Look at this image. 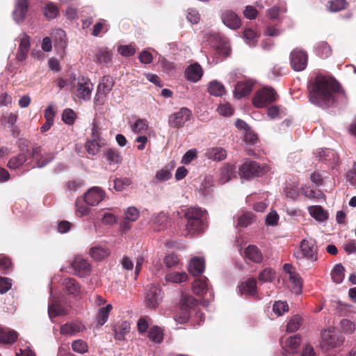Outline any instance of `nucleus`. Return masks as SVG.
<instances>
[{"label":"nucleus","mask_w":356,"mask_h":356,"mask_svg":"<svg viewBox=\"0 0 356 356\" xmlns=\"http://www.w3.org/2000/svg\"><path fill=\"white\" fill-rule=\"evenodd\" d=\"M40 149L39 147H35L33 148L31 154L33 159L36 161L35 167L42 168L46 165L49 161L53 159L52 156H49L48 158H42L38 159V156L40 154Z\"/></svg>","instance_id":"46"},{"label":"nucleus","mask_w":356,"mask_h":356,"mask_svg":"<svg viewBox=\"0 0 356 356\" xmlns=\"http://www.w3.org/2000/svg\"><path fill=\"white\" fill-rule=\"evenodd\" d=\"M277 97L278 95L273 88L263 87L255 92L252 103L256 107L262 108L275 102Z\"/></svg>","instance_id":"6"},{"label":"nucleus","mask_w":356,"mask_h":356,"mask_svg":"<svg viewBox=\"0 0 356 356\" xmlns=\"http://www.w3.org/2000/svg\"><path fill=\"white\" fill-rule=\"evenodd\" d=\"M300 190L302 194L309 199H321L324 197V194L321 191L309 189L306 185L302 186Z\"/></svg>","instance_id":"47"},{"label":"nucleus","mask_w":356,"mask_h":356,"mask_svg":"<svg viewBox=\"0 0 356 356\" xmlns=\"http://www.w3.org/2000/svg\"><path fill=\"white\" fill-rule=\"evenodd\" d=\"M92 90L93 84L88 78L84 76L79 77L76 92L77 97L84 101H88L90 99Z\"/></svg>","instance_id":"11"},{"label":"nucleus","mask_w":356,"mask_h":356,"mask_svg":"<svg viewBox=\"0 0 356 356\" xmlns=\"http://www.w3.org/2000/svg\"><path fill=\"white\" fill-rule=\"evenodd\" d=\"M301 321L302 319L299 316H293L287 323L286 331L293 332L298 330L300 326Z\"/></svg>","instance_id":"58"},{"label":"nucleus","mask_w":356,"mask_h":356,"mask_svg":"<svg viewBox=\"0 0 356 356\" xmlns=\"http://www.w3.org/2000/svg\"><path fill=\"white\" fill-rule=\"evenodd\" d=\"M115 81L113 77L109 75L104 76L97 86V90L100 94L107 95L112 90Z\"/></svg>","instance_id":"25"},{"label":"nucleus","mask_w":356,"mask_h":356,"mask_svg":"<svg viewBox=\"0 0 356 356\" xmlns=\"http://www.w3.org/2000/svg\"><path fill=\"white\" fill-rule=\"evenodd\" d=\"M343 337L334 327H330L321 332V347L327 351L330 348L341 346L343 342Z\"/></svg>","instance_id":"3"},{"label":"nucleus","mask_w":356,"mask_h":356,"mask_svg":"<svg viewBox=\"0 0 356 356\" xmlns=\"http://www.w3.org/2000/svg\"><path fill=\"white\" fill-rule=\"evenodd\" d=\"M76 118V113L71 108H65L63 112L62 120L66 124H74Z\"/></svg>","instance_id":"60"},{"label":"nucleus","mask_w":356,"mask_h":356,"mask_svg":"<svg viewBox=\"0 0 356 356\" xmlns=\"http://www.w3.org/2000/svg\"><path fill=\"white\" fill-rule=\"evenodd\" d=\"M196 300L190 295L183 296L181 301L180 306L183 310L182 321H186L189 317L188 309L193 307L196 305Z\"/></svg>","instance_id":"20"},{"label":"nucleus","mask_w":356,"mask_h":356,"mask_svg":"<svg viewBox=\"0 0 356 356\" xmlns=\"http://www.w3.org/2000/svg\"><path fill=\"white\" fill-rule=\"evenodd\" d=\"M131 183L129 178H118L114 180V188L117 191H122L124 186H129Z\"/></svg>","instance_id":"64"},{"label":"nucleus","mask_w":356,"mask_h":356,"mask_svg":"<svg viewBox=\"0 0 356 356\" xmlns=\"http://www.w3.org/2000/svg\"><path fill=\"white\" fill-rule=\"evenodd\" d=\"M284 193L288 198L296 200L300 196L299 184L298 182L288 184L284 188Z\"/></svg>","instance_id":"40"},{"label":"nucleus","mask_w":356,"mask_h":356,"mask_svg":"<svg viewBox=\"0 0 356 356\" xmlns=\"http://www.w3.org/2000/svg\"><path fill=\"white\" fill-rule=\"evenodd\" d=\"M151 222L154 229L159 231L168 225V217L163 212L154 213L151 217Z\"/></svg>","instance_id":"27"},{"label":"nucleus","mask_w":356,"mask_h":356,"mask_svg":"<svg viewBox=\"0 0 356 356\" xmlns=\"http://www.w3.org/2000/svg\"><path fill=\"white\" fill-rule=\"evenodd\" d=\"M165 278L167 282L180 284L188 280V275L185 272H170L165 275Z\"/></svg>","instance_id":"34"},{"label":"nucleus","mask_w":356,"mask_h":356,"mask_svg":"<svg viewBox=\"0 0 356 356\" xmlns=\"http://www.w3.org/2000/svg\"><path fill=\"white\" fill-rule=\"evenodd\" d=\"M254 82L251 80H245L238 82L234 90V96L236 99H241L249 95L252 91Z\"/></svg>","instance_id":"16"},{"label":"nucleus","mask_w":356,"mask_h":356,"mask_svg":"<svg viewBox=\"0 0 356 356\" xmlns=\"http://www.w3.org/2000/svg\"><path fill=\"white\" fill-rule=\"evenodd\" d=\"M148 129V122L146 120L138 119L132 125V131L136 134L143 133Z\"/></svg>","instance_id":"56"},{"label":"nucleus","mask_w":356,"mask_h":356,"mask_svg":"<svg viewBox=\"0 0 356 356\" xmlns=\"http://www.w3.org/2000/svg\"><path fill=\"white\" fill-rule=\"evenodd\" d=\"M99 63L107 64L111 60L112 53L107 49H100L96 56Z\"/></svg>","instance_id":"54"},{"label":"nucleus","mask_w":356,"mask_h":356,"mask_svg":"<svg viewBox=\"0 0 356 356\" xmlns=\"http://www.w3.org/2000/svg\"><path fill=\"white\" fill-rule=\"evenodd\" d=\"M339 93L340 86L334 79L318 75L309 88V101L322 108L331 107L336 102Z\"/></svg>","instance_id":"1"},{"label":"nucleus","mask_w":356,"mask_h":356,"mask_svg":"<svg viewBox=\"0 0 356 356\" xmlns=\"http://www.w3.org/2000/svg\"><path fill=\"white\" fill-rule=\"evenodd\" d=\"M282 356H295L300 344V337L293 335L288 337L284 341H281Z\"/></svg>","instance_id":"14"},{"label":"nucleus","mask_w":356,"mask_h":356,"mask_svg":"<svg viewBox=\"0 0 356 356\" xmlns=\"http://www.w3.org/2000/svg\"><path fill=\"white\" fill-rule=\"evenodd\" d=\"M238 287L241 295H254L257 293V281L250 278L241 282Z\"/></svg>","instance_id":"21"},{"label":"nucleus","mask_w":356,"mask_h":356,"mask_svg":"<svg viewBox=\"0 0 356 356\" xmlns=\"http://www.w3.org/2000/svg\"><path fill=\"white\" fill-rule=\"evenodd\" d=\"M193 291L197 295H204L209 291L208 280L205 277L197 278L193 284Z\"/></svg>","instance_id":"29"},{"label":"nucleus","mask_w":356,"mask_h":356,"mask_svg":"<svg viewBox=\"0 0 356 356\" xmlns=\"http://www.w3.org/2000/svg\"><path fill=\"white\" fill-rule=\"evenodd\" d=\"M64 309L57 303L49 304L48 307V314L50 318L53 317L65 314Z\"/></svg>","instance_id":"59"},{"label":"nucleus","mask_w":356,"mask_h":356,"mask_svg":"<svg viewBox=\"0 0 356 356\" xmlns=\"http://www.w3.org/2000/svg\"><path fill=\"white\" fill-rule=\"evenodd\" d=\"M234 175V169L233 166L229 165L221 170L220 181L222 184L229 181Z\"/></svg>","instance_id":"51"},{"label":"nucleus","mask_w":356,"mask_h":356,"mask_svg":"<svg viewBox=\"0 0 356 356\" xmlns=\"http://www.w3.org/2000/svg\"><path fill=\"white\" fill-rule=\"evenodd\" d=\"M148 337L150 341L156 343H161L163 339V334L161 329L158 326L151 327Z\"/></svg>","instance_id":"44"},{"label":"nucleus","mask_w":356,"mask_h":356,"mask_svg":"<svg viewBox=\"0 0 356 356\" xmlns=\"http://www.w3.org/2000/svg\"><path fill=\"white\" fill-rule=\"evenodd\" d=\"M106 161L110 165L120 163L122 161V156L118 150L115 149H108L105 152Z\"/></svg>","instance_id":"37"},{"label":"nucleus","mask_w":356,"mask_h":356,"mask_svg":"<svg viewBox=\"0 0 356 356\" xmlns=\"http://www.w3.org/2000/svg\"><path fill=\"white\" fill-rule=\"evenodd\" d=\"M315 51L318 56L326 58L332 54V49L330 45L326 42H320L316 44Z\"/></svg>","instance_id":"36"},{"label":"nucleus","mask_w":356,"mask_h":356,"mask_svg":"<svg viewBox=\"0 0 356 356\" xmlns=\"http://www.w3.org/2000/svg\"><path fill=\"white\" fill-rule=\"evenodd\" d=\"M63 284L69 293L76 295L79 293V286L74 279L70 277L65 278L63 279Z\"/></svg>","instance_id":"42"},{"label":"nucleus","mask_w":356,"mask_h":356,"mask_svg":"<svg viewBox=\"0 0 356 356\" xmlns=\"http://www.w3.org/2000/svg\"><path fill=\"white\" fill-rule=\"evenodd\" d=\"M191 111L186 108H181L177 112L171 114L168 118V124L172 128H180L188 121L191 117Z\"/></svg>","instance_id":"9"},{"label":"nucleus","mask_w":356,"mask_h":356,"mask_svg":"<svg viewBox=\"0 0 356 356\" xmlns=\"http://www.w3.org/2000/svg\"><path fill=\"white\" fill-rule=\"evenodd\" d=\"M300 252L294 253L295 257L298 259H307L314 262L318 259V246L316 241L307 237L302 240L300 245Z\"/></svg>","instance_id":"4"},{"label":"nucleus","mask_w":356,"mask_h":356,"mask_svg":"<svg viewBox=\"0 0 356 356\" xmlns=\"http://www.w3.org/2000/svg\"><path fill=\"white\" fill-rule=\"evenodd\" d=\"M275 276V272L270 268H266L259 274V281L261 282H271Z\"/></svg>","instance_id":"48"},{"label":"nucleus","mask_w":356,"mask_h":356,"mask_svg":"<svg viewBox=\"0 0 356 356\" xmlns=\"http://www.w3.org/2000/svg\"><path fill=\"white\" fill-rule=\"evenodd\" d=\"M207 211L199 207H191L184 212L187 220L186 227L189 232H200L205 227Z\"/></svg>","instance_id":"2"},{"label":"nucleus","mask_w":356,"mask_h":356,"mask_svg":"<svg viewBox=\"0 0 356 356\" xmlns=\"http://www.w3.org/2000/svg\"><path fill=\"white\" fill-rule=\"evenodd\" d=\"M332 279L337 284H340L344 279V268L341 264H336L332 273Z\"/></svg>","instance_id":"43"},{"label":"nucleus","mask_w":356,"mask_h":356,"mask_svg":"<svg viewBox=\"0 0 356 356\" xmlns=\"http://www.w3.org/2000/svg\"><path fill=\"white\" fill-rule=\"evenodd\" d=\"M245 257L254 263H261L263 261V254L255 245H250L245 248Z\"/></svg>","instance_id":"28"},{"label":"nucleus","mask_w":356,"mask_h":356,"mask_svg":"<svg viewBox=\"0 0 356 356\" xmlns=\"http://www.w3.org/2000/svg\"><path fill=\"white\" fill-rule=\"evenodd\" d=\"M110 254V250L102 246L92 247L90 250V256L95 260H102L106 258Z\"/></svg>","instance_id":"33"},{"label":"nucleus","mask_w":356,"mask_h":356,"mask_svg":"<svg viewBox=\"0 0 356 356\" xmlns=\"http://www.w3.org/2000/svg\"><path fill=\"white\" fill-rule=\"evenodd\" d=\"M113 331L115 332V339L118 341L124 339L125 335L130 331V324L124 321L118 323L114 326Z\"/></svg>","instance_id":"26"},{"label":"nucleus","mask_w":356,"mask_h":356,"mask_svg":"<svg viewBox=\"0 0 356 356\" xmlns=\"http://www.w3.org/2000/svg\"><path fill=\"white\" fill-rule=\"evenodd\" d=\"M203 75L201 65L197 63L191 64L185 70V77L189 81L196 83L200 81Z\"/></svg>","instance_id":"17"},{"label":"nucleus","mask_w":356,"mask_h":356,"mask_svg":"<svg viewBox=\"0 0 356 356\" xmlns=\"http://www.w3.org/2000/svg\"><path fill=\"white\" fill-rule=\"evenodd\" d=\"M72 349L79 354H84L88 351V343L82 339H76L72 343Z\"/></svg>","instance_id":"49"},{"label":"nucleus","mask_w":356,"mask_h":356,"mask_svg":"<svg viewBox=\"0 0 356 356\" xmlns=\"http://www.w3.org/2000/svg\"><path fill=\"white\" fill-rule=\"evenodd\" d=\"M51 38L53 39L54 42L60 47H64L66 40V35L63 29H54L51 33Z\"/></svg>","instance_id":"41"},{"label":"nucleus","mask_w":356,"mask_h":356,"mask_svg":"<svg viewBox=\"0 0 356 356\" xmlns=\"http://www.w3.org/2000/svg\"><path fill=\"white\" fill-rule=\"evenodd\" d=\"M85 330L86 327L82 323L76 321L63 325L60 327V334L64 335L73 336L77 333L83 332Z\"/></svg>","instance_id":"19"},{"label":"nucleus","mask_w":356,"mask_h":356,"mask_svg":"<svg viewBox=\"0 0 356 356\" xmlns=\"http://www.w3.org/2000/svg\"><path fill=\"white\" fill-rule=\"evenodd\" d=\"M207 41L212 47L218 51L219 54L225 56L229 55V46L225 38H221L215 33H209Z\"/></svg>","instance_id":"13"},{"label":"nucleus","mask_w":356,"mask_h":356,"mask_svg":"<svg viewBox=\"0 0 356 356\" xmlns=\"http://www.w3.org/2000/svg\"><path fill=\"white\" fill-rule=\"evenodd\" d=\"M288 310L289 306L286 302L280 300L275 302L273 304V311L277 316L283 315Z\"/></svg>","instance_id":"57"},{"label":"nucleus","mask_w":356,"mask_h":356,"mask_svg":"<svg viewBox=\"0 0 356 356\" xmlns=\"http://www.w3.org/2000/svg\"><path fill=\"white\" fill-rule=\"evenodd\" d=\"M291 283L293 286V290L296 293H300L302 291V281L300 275L298 273H292L289 277Z\"/></svg>","instance_id":"50"},{"label":"nucleus","mask_w":356,"mask_h":356,"mask_svg":"<svg viewBox=\"0 0 356 356\" xmlns=\"http://www.w3.org/2000/svg\"><path fill=\"white\" fill-rule=\"evenodd\" d=\"M104 144V140L91 139L86 143V148L88 154L95 155L99 152L100 147L103 146Z\"/></svg>","instance_id":"39"},{"label":"nucleus","mask_w":356,"mask_h":356,"mask_svg":"<svg viewBox=\"0 0 356 356\" xmlns=\"http://www.w3.org/2000/svg\"><path fill=\"white\" fill-rule=\"evenodd\" d=\"M72 268L74 275L83 277L90 272V265L88 261L77 257L72 264Z\"/></svg>","instance_id":"15"},{"label":"nucleus","mask_w":356,"mask_h":356,"mask_svg":"<svg viewBox=\"0 0 356 356\" xmlns=\"http://www.w3.org/2000/svg\"><path fill=\"white\" fill-rule=\"evenodd\" d=\"M18 334L14 330H2L0 332V343L13 344L17 339Z\"/></svg>","instance_id":"32"},{"label":"nucleus","mask_w":356,"mask_h":356,"mask_svg":"<svg viewBox=\"0 0 356 356\" xmlns=\"http://www.w3.org/2000/svg\"><path fill=\"white\" fill-rule=\"evenodd\" d=\"M28 149H22V152L19 154L10 159L7 166L10 169H17L22 166L27 161V154L26 153Z\"/></svg>","instance_id":"24"},{"label":"nucleus","mask_w":356,"mask_h":356,"mask_svg":"<svg viewBox=\"0 0 356 356\" xmlns=\"http://www.w3.org/2000/svg\"><path fill=\"white\" fill-rule=\"evenodd\" d=\"M163 299V292L161 289L154 285L147 286L145 292V302L147 307L155 309Z\"/></svg>","instance_id":"8"},{"label":"nucleus","mask_w":356,"mask_h":356,"mask_svg":"<svg viewBox=\"0 0 356 356\" xmlns=\"http://www.w3.org/2000/svg\"><path fill=\"white\" fill-rule=\"evenodd\" d=\"M106 196L105 192L98 186H93L84 193L83 201L88 206H96L101 202Z\"/></svg>","instance_id":"10"},{"label":"nucleus","mask_w":356,"mask_h":356,"mask_svg":"<svg viewBox=\"0 0 356 356\" xmlns=\"http://www.w3.org/2000/svg\"><path fill=\"white\" fill-rule=\"evenodd\" d=\"M243 38L250 47H254L257 42L258 35L252 29H246L243 32Z\"/></svg>","instance_id":"52"},{"label":"nucleus","mask_w":356,"mask_h":356,"mask_svg":"<svg viewBox=\"0 0 356 356\" xmlns=\"http://www.w3.org/2000/svg\"><path fill=\"white\" fill-rule=\"evenodd\" d=\"M172 177V174L168 169L163 168L156 172L155 175V181L163 182L169 180Z\"/></svg>","instance_id":"62"},{"label":"nucleus","mask_w":356,"mask_h":356,"mask_svg":"<svg viewBox=\"0 0 356 356\" xmlns=\"http://www.w3.org/2000/svg\"><path fill=\"white\" fill-rule=\"evenodd\" d=\"M348 6L346 0H330L327 5V8L330 12L337 13L344 10Z\"/></svg>","instance_id":"35"},{"label":"nucleus","mask_w":356,"mask_h":356,"mask_svg":"<svg viewBox=\"0 0 356 356\" xmlns=\"http://www.w3.org/2000/svg\"><path fill=\"white\" fill-rule=\"evenodd\" d=\"M308 212L318 222H323L328 218V213L319 205L309 206Z\"/></svg>","instance_id":"22"},{"label":"nucleus","mask_w":356,"mask_h":356,"mask_svg":"<svg viewBox=\"0 0 356 356\" xmlns=\"http://www.w3.org/2000/svg\"><path fill=\"white\" fill-rule=\"evenodd\" d=\"M341 327L345 334H350L354 332L355 330V325L350 320L343 318L341 321Z\"/></svg>","instance_id":"61"},{"label":"nucleus","mask_w":356,"mask_h":356,"mask_svg":"<svg viewBox=\"0 0 356 356\" xmlns=\"http://www.w3.org/2000/svg\"><path fill=\"white\" fill-rule=\"evenodd\" d=\"M255 221V216L249 211H242L238 214L237 225L246 227Z\"/></svg>","instance_id":"31"},{"label":"nucleus","mask_w":356,"mask_h":356,"mask_svg":"<svg viewBox=\"0 0 356 356\" xmlns=\"http://www.w3.org/2000/svg\"><path fill=\"white\" fill-rule=\"evenodd\" d=\"M308 55L302 49H294L290 54V64L292 69L296 72L304 70L307 65Z\"/></svg>","instance_id":"7"},{"label":"nucleus","mask_w":356,"mask_h":356,"mask_svg":"<svg viewBox=\"0 0 356 356\" xmlns=\"http://www.w3.org/2000/svg\"><path fill=\"white\" fill-rule=\"evenodd\" d=\"M208 91L211 95L220 97L225 93V88L221 83L214 80L209 83Z\"/></svg>","instance_id":"38"},{"label":"nucleus","mask_w":356,"mask_h":356,"mask_svg":"<svg viewBox=\"0 0 356 356\" xmlns=\"http://www.w3.org/2000/svg\"><path fill=\"white\" fill-rule=\"evenodd\" d=\"M205 156L209 159L220 161L226 158L227 152L226 150L222 147H213L207 150Z\"/></svg>","instance_id":"30"},{"label":"nucleus","mask_w":356,"mask_h":356,"mask_svg":"<svg viewBox=\"0 0 356 356\" xmlns=\"http://www.w3.org/2000/svg\"><path fill=\"white\" fill-rule=\"evenodd\" d=\"M218 112L222 116H231L234 113V109L227 102L221 103L218 107Z\"/></svg>","instance_id":"63"},{"label":"nucleus","mask_w":356,"mask_h":356,"mask_svg":"<svg viewBox=\"0 0 356 356\" xmlns=\"http://www.w3.org/2000/svg\"><path fill=\"white\" fill-rule=\"evenodd\" d=\"M113 306L111 304L106 305L99 309L97 319L98 325H103L108 320V314L112 310Z\"/></svg>","instance_id":"45"},{"label":"nucleus","mask_w":356,"mask_h":356,"mask_svg":"<svg viewBox=\"0 0 356 356\" xmlns=\"http://www.w3.org/2000/svg\"><path fill=\"white\" fill-rule=\"evenodd\" d=\"M204 260L200 257L193 258L188 265V271L193 275H198L204 270Z\"/></svg>","instance_id":"23"},{"label":"nucleus","mask_w":356,"mask_h":356,"mask_svg":"<svg viewBox=\"0 0 356 356\" xmlns=\"http://www.w3.org/2000/svg\"><path fill=\"white\" fill-rule=\"evenodd\" d=\"M239 170L242 177L250 179L263 176L269 171L270 168L266 164L261 165L256 161H248L244 163Z\"/></svg>","instance_id":"5"},{"label":"nucleus","mask_w":356,"mask_h":356,"mask_svg":"<svg viewBox=\"0 0 356 356\" xmlns=\"http://www.w3.org/2000/svg\"><path fill=\"white\" fill-rule=\"evenodd\" d=\"M58 13V7L53 3H49L44 7V15L48 19H54Z\"/></svg>","instance_id":"53"},{"label":"nucleus","mask_w":356,"mask_h":356,"mask_svg":"<svg viewBox=\"0 0 356 356\" xmlns=\"http://www.w3.org/2000/svg\"><path fill=\"white\" fill-rule=\"evenodd\" d=\"M28 10L27 0H16L15 7L13 12V19L17 24L22 22Z\"/></svg>","instance_id":"18"},{"label":"nucleus","mask_w":356,"mask_h":356,"mask_svg":"<svg viewBox=\"0 0 356 356\" xmlns=\"http://www.w3.org/2000/svg\"><path fill=\"white\" fill-rule=\"evenodd\" d=\"M317 157L319 160H331L332 157L334 161H337L338 157L335 156V152L330 149H321L317 152Z\"/></svg>","instance_id":"55"},{"label":"nucleus","mask_w":356,"mask_h":356,"mask_svg":"<svg viewBox=\"0 0 356 356\" xmlns=\"http://www.w3.org/2000/svg\"><path fill=\"white\" fill-rule=\"evenodd\" d=\"M220 18L223 24L232 30L238 29L241 25L240 17L232 10H222Z\"/></svg>","instance_id":"12"}]
</instances>
